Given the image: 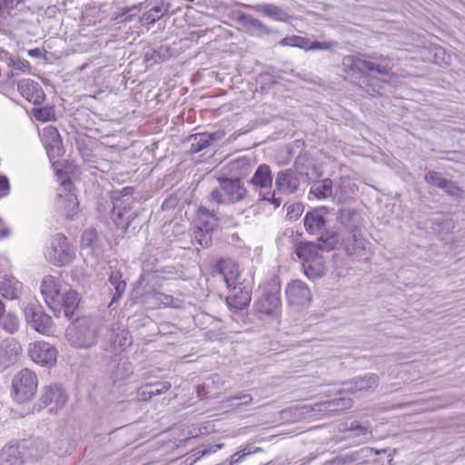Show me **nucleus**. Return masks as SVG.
<instances>
[{"mask_svg":"<svg viewBox=\"0 0 465 465\" xmlns=\"http://www.w3.org/2000/svg\"><path fill=\"white\" fill-rule=\"evenodd\" d=\"M320 175L312 162L306 155L296 158L292 168L280 171L274 182L275 189L263 195V200L280 206L282 203L278 194L291 195L298 192L302 184H307L310 181Z\"/></svg>","mask_w":465,"mask_h":465,"instance_id":"nucleus-1","label":"nucleus"},{"mask_svg":"<svg viewBox=\"0 0 465 465\" xmlns=\"http://www.w3.org/2000/svg\"><path fill=\"white\" fill-rule=\"evenodd\" d=\"M337 234L330 236L322 235L318 239V244L302 242L297 245L296 254L302 260L304 274L311 280H316L325 274V265L322 251H331L338 244Z\"/></svg>","mask_w":465,"mask_h":465,"instance_id":"nucleus-2","label":"nucleus"},{"mask_svg":"<svg viewBox=\"0 0 465 465\" xmlns=\"http://www.w3.org/2000/svg\"><path fill=\"white\" fill-rule=\"evenodd\" d=\"M361 72L368 74L362 80L363 84L371 86L368 90L378 94L381 88L380 82L389 83L393 76L387 65L375 64L371 61L351 55V73H353L351 76L355 77V74Z\"/></svg>","mask_w":465,"mask_h":465,"instance_id":"nucleus-3","label":"nucleus"},{"mask_svg":"<svg viewBox=\"0 0 465 465\" xmlns=\"http://www.w3.org/2000/svg\"><path fill=\"white\" fill-rule=\"evenodd\" d=\"M99 324L92 319H78L66 329L68 342L79 349H88L97 342Z\"/></svg>","mask_w":465,"mask_h":465,"instance_id":"nucleus-4","label":"nucleus"},{"mask_svg":"<svg viewBox=\"0 0 465 465\" xmlns=\"http://www.w3.org/2000/svg\"><path fill=\"white\" fill-rule=\"evenodd\" d=\"M37 387L36 374L27 368L23 369L13 379V399L18 403L31 401L36 393Z\"/></svg>","mask_w":465,"mask_h":465,"instance_id":"nucleus-5","label":"nucleus"},{"mask_svg":"<svg viewBox=\"0 0 465 465\" xmlns=\"http://www.w3.org/2000/svg\"><path fill=\"white\" fill-rule=\"evenodd\" d=\"M248 192L240 179L224 178L219 187L211 193V198L217 203H234L243 201Z\"/></svg>","mask_w":465,"mask_h":465,"instance_id":"nucleus-6","label":"nucleus"},{"mask_svg":"<svg viewBox=\"0 0 465 465\" xmlns=\"http://www.w3.org/2000/svg\"><path fill=\"white\" fill-rule=\"evenodd\" d=\"M45 255L54 265L64 266L74 259L75 250L64 235L57 233L52 237Z\"/></svg>","mask_w":465,"mask_h":465,"instance_id":"nucleus-7","label":"nucleus"},{"mask_svg":"<svg viewBox=\"0 0 465 465\" xmlns=\"http://www.w3.org/2000/svg\"><path fill=\"white\" fill-rule=\"evenodd\" d=\"M133 343V338L128 330L122 328L118 324H114L109 329L105 335V342L104 350L108 352L114 353L117 357L118 352L124 351ZM117 359L114 358V361Z\"/></svg>","mask_w":465,"mask_h":465,"instance_id":"nucleus-8","label":"nucleus"},{"mask_svg":"<svg viewBox=\"0 0 465 465\" xmlns=\"http://www.w3.org/2000/svg\"><path fill=\"white\" fill-rule=\"evenodd\" d=\"M28 355L37 364L46 367H52L56 362L57 350L52 344L37 341L29 343Z\"/></svg>","mask_w":465,"mask_h":465,"instance_id":"nucleus-9","label":"nucleus"},{"mask_svg":"<svg viewBox=\"0 0 465 465\" xmlns=\"http://www.w3.org/2000/svg\"><path fill=\"white\" fill-rule=\"evenodd\" d=\"M254 308L257 312L272 317H278L281 313V299L279 288L274 286L265 290L261 298L255 302Z\"/></svg>","mask_w":465,"mask_h":465,"instance_id":"nucleus-10","label":"nucleus"},{"mask_svg":"<svg viewBox=\"0 0 465 465\" xmlns=\"http://www.w3.org/2000/svg\"><path fill=\"white\" fill-rule=\"evenodd\" d=\"M25 316L28 324L42 334H48L52 325V318L36 303H30L25 309Z\"/></svg>","mask_w":465,"mask_h":465,"instance_id":"nucleus-11","label":"nucleus"},{"mask_svg":"<svg viewBox=\"0 0 465 465\" xmlns=\"http://www.w3.org/2000/svg\"><path fill=\"white\" fill-rule=\"evenodd\" d=\"M288 303L297 309H302L311 303L312 293L309 287L300 280L290 282L285 290Z\"/></svg>","mask_w":465,"mask_h":465,"instance_id":"nucleus-12","label":"nucleus"},{"mask_svg":"<svg viewBox=\"0 0 465 465\" xmlns=\"http://www.w3.org/2000/svg\"><path fill=\"white\" fill-rule=\"evenodd\" d=\"M67 401V395L64 390L56 384L45 386L40 398L43 407H49L50 411L56 412L61 410Z\"/></svg>","mask_w":465,"mask_h":465,"instance_id":"nucleus-13","label":"nucleus"},{"mask_svg":"<svg viewBox=\"0 0 465 465\" xmlns=\"http://www.w3.org/2000/svg\"><path fill=\"white\" fill-rule=\"evenodd\" d=\"M41 292L47 306L54 312L59 311L60 289L59 281L55 277L47 275L44 278L41 284Z\"/></svg>","mask_w":465,"mask_h":465,"instance_id":"nucleus-14","label":"nucleus"},{"mask_svg":"<svg viewBox=\"0 0 465 465\" xmlns=\"http://www.w3.org/2000/svg\"><path fill=\"white\" fill-rule=\"evenodd\" d=\"M230 289H232V293L226 298L229 307L242 310L249 305L252 299V288L249 284L239 282L233 284Z\"/></svg>","mask_w":465,"mask_h":465,"instance_id":"nucleus-15","label":"nucleus"},{"mask_svg":"<svg viewBox=\"0 0 465 465\" xmlns=\"http://www.w3.org/2000/svg\"><path fill=\"white\" fill-rule=\"evenodd\" d=\"M306 231L312 235L321 234L330 236L336 234L335 232H324L326 221L324 218L323 209H315L308 212L303 219Z\"/></svg>","mask_w":465,"mask_h":465,"instance_id":"nucleus-16","label":"nucleus"},{"mask_svg":"<svg viewBox=\"0 0 465 465\" xmlns=\"http://www.w3.org/2000/svg\"><path fill=\"white\" fill-rule=\"evenodd\" d=\"M251 184L260 190V195L272 192V175L270 166L265 163L259 165L251 179Z\"/></svg>","mask_w":465,"mask_h":465,"instance_id":"nucleus-17","label":"nucleus"},{"mask_svg":"<svg viewBox=\"0 0 465 465\" xmlns=\"http://www.w3.org/2000/svg\"><path fill=\"white\" fill-rule=\"evenodd\" d=\"M379 384V377L375 373H366L351 380V393L368 394L373 392Z\"/></svg>","mask_w":465,"mask_h":465,"instance_id":"nucleus-18","label":"nucleus"},{"mask_svg":"<svg viewBox=\"0 0 465 465\" xmlns=\"http://www.w3.org/2000/svg\"><path fill=\"white\" fill-rule=\"evenodd\" d=\"M41 137L49 155L59 156L62 153V142L55 127L50 125L44 128Z\"/></svg>","mask_w":465,"mask_h":465,"instance_id":"nucleus-19","label":"nucleus"},{"mask_svg":"<svg viewBox=\"0 0 465 465\" xmlns=\"http://www.w3.org/2000/svg\"><path fill=\"white\" fill-rule=\"evenodd\" d=\"M124 201L115 200L111 212V217L114 223L121 228L127 229L135 214L131 207L123 206Z\"/></svg>","mask_w":465,"mask_h":465,"instance_id":"nucleus-20","label":"nucleus"},{"mask_svg":"<svg viewBox=\"0 0 465 465\" xmlns=\"http://www.w3.org/2000/svg\"><path fill=\"white\" fill-rule=\"evenodd\" d=\"M372 430L368 421L351 422V445H359L372 439Z\"/></svg>","mask_w":465,"mask_h":465,"instance_id":"nucleus-21","label":"nucleus"},{"mask_svg":"<svg viewBox=\"0 0 465 465\" xmlns=\"http://www.w3.org/2000/svg\"><path fill=\"white\" fill-rule=\"evenodd\" d=\"M62 185L64 190L68 191L64 196L61 193L59 194V202L58 205L63 208L66 213L68 218H73L74 214L77 213L78 202L76 195L74 193H70L71 181L65 180L62 183Z\"/></svg>","mask_w":465,"mask_h":465,"instance_id":"nucleus-22","label":"nucleus"},{"mask_svg":"<svg viewBox=\"0 0 465 465\" xmlns=\"http://www.w3.org/2000/svg\"><path fill=\"white\" fill-rule=\"evenodd\" d=\"M218 269L221 274H223L224 282L228 288H231L233 284L239 283V266L232 260H222L218 263Z\"/></svg>","mask_w":465,"mask_h":465,"instance_id":"nucleus-23","label":"nucleus"},{"mask_svg":"<svg viewBox=\"0 0 465 465\" xmlns=\"http://www.w3.org/2000/svg\"><path fill=\"white\" fill-rule=\"evenodd\" d=\"M223 135L224 134L223 132L195 134L192 135V153H199L200 151L209 147L213 142L222 139Z\"/></svg>","mask_w":465,"mask_h":465,"instance_id":"nucleus-24","label":"nucleus"},{"mask_svg":"<svg viewBox=\"0 0 465 465\" xmlns=\"http://www.w3.org/2000/svg\"><path fill=\"white\" fill-rule=\"evenodd\" d=\"M22 289V284L12 275L4 274L0 278V292L9 300L18 298Z\"/></svg>","mask_w":465,"mask_h":465,"instance_id":"nucleus-25","label":"nucleus"},{"mask_svg":"<svg viewBox=\"0 0 465 465\" xmlns=\"http://www.w3.org/2000/svg\"><path fill=\"white\" fill-rule=\"evenodd\" d=\"M249 9H252L256 12L263 14L265 16H268L276 21H283L286 22L289 20L290 15L288 13L282 8L274 5L272 4H261L256 5H245Z\"/></svg>","mask_w":465,"mask_h":465,"instance_id":"nucleus-26","label":"nucleus"},{"mask_svg":"<svg viewBox=\"0 0 465 465\" xmlns=\"http://www.w3.org/2000/svg\"><path fill=\"white\" fill-rule=\"evenodd\" d=\"M24 463V456L18 446L7 445L0 450V465H23Z\"/></svg>","mask_w":465,"mask_h":465,"instance_id":"nucleus-27","label":"nucleus"},{"mask_svg":"<svg viewBox=\"0 0 465 465\" xmlns=\"http://www.w3.org/2000/svg\"><path fill=\"white\" fill-rule=\"evenodd\" d=\"M79 303V294L74 290H69L62 297L60 296V305L58 309L64 310L66 317H71L74 314V310L77 308Z\"/></svg>","mask_w":465,"mask_h":465,"instance_id":"nucleus-28","label":"nucleus"},{"mask_svg":"<svg viewBox=\"0 0 465 465\" xmlns=\"http://www.w3.org/2000/svg\"><path fill=\"white\" fill-rule=\"evenodd\" d=\"M310 194L316 200H325L332 195V183L330 179L315 182L311 187Z\"/></svg>","mask_w":465,"mask_h":465,"instance_id":"nucleus-29","label":"nucleus"},{"mask_svg":"<svg viewBox=\"0 0 465 465\" xmlns=\"http://www.w3.org/2000/svg\"><path fill=\"white\" fill-rule=\"evenodd\" d=\"M109 282L114 289L111 304L119 300L126 289V282L123 280V275L119 271H113L109 277Z\"/></svg>","mask_w":465,"mask_h":465,"instance_id":"nucleus-30","label":"nucleus"},{"mask_svg":"<svg viewBox=\"0 0 465 465\" xmlns=\"http://www.w3.org/2000/svg\"><path fill=\"white\" fill-rule=\"evenodd\" d=\"M216 225L215 219L210 214V212L206 208H200L199 216L196 221V229L212 232Z\"/></svg>","mask_w":465,"mask_h":465,"instance_id":"nucleus-31","label":"nucleus"},{"mask_svg":"<svg viewBox=\"0 0 465 465\" xmlns=\"http://www.w3.org/2000/svg\"><path fill=\"white\" fill-rule=\"evenodd\" d=\"M368 242L363 238L360 229L351 230V254L361 256L364 254Z\"/></svg>","mask_w":465,"mask_h":465,"instance_id":"nucleus-32","label":"nucleus"},{"mask_svg":"<svg viewBox=\"0 0 465 465\" xmlns=\"http://www.w3.org/2000/svg\"><path fill=\"white\" fill-rule=\"evenodd\" d=\"M378 454L372 448L362 447L358 450L351 452V463L355 462V465H362L367 463L371 459Z\"/></svg>","mask_w":465,"mask_h":465,"instance_id":"nucleus-33","label":"nucleus"},{"mask_svg":"<svg viewBox=\"0 0 465 465\" xmlns=\"http://www.w3.org/2000/svg\"><path fill=\"white\" fill-rule=\"evenodd\" d=\"M242 20L244 21V25L250 30L252 34H256L257 35H269L271 30L259 19L253 18L249 15H243Z\"/></svg>","mask_w":465,"mask_h":465,"instance_id":"nucleus-34","label":"nucleus"},{"mask_svg":"<svg viewBox=\"0 0 465 465\" xmlns=\"http://www.w3.org/2000/svg\"><path fill=\"white\" fill-rule=\"evenodd\" d=\"M133 373V366L127 361H118L116 369L113 371L112 377L115 381H122L128 378Z\"/></svg>","mask_w":465,"mask_h":465,"instance_id":"nucleus-35","label":"nucleus"},{"mask_svg":"<svg viewBox=\"0 0 465 465\" xmlns=\"http://www.w3.org/2000/svg\"><path fill=\"white\" fill-rule=\"evenodd\" d=\"M308 38L300 35H288L279 41L281 46L297 47L306 51Z\"/></svg>","mask_w":465,"mask_h":465,"instance_id":"nucleus-36","label":"nucleus"},{"mask_svg":"<svg viewBox=\"0 0 465 465\" xmlns=\"http://www.w3.org/2000/svg\"><path fill=\"white\" fill-rule=\"evenodd\" d=\"M0 322L3 329L9 333H15L19 328V320L16 315L12 312H5Z\"/></svg>","mask_w":465,"mask_h":465,"instance_id":"nucleus-37","label":"nucleus"},{"mask_svg":"<svg viewBox=\"0 0 465 465\" xmlns=\"http://www.w3.org/2000/svg\"><path fill=\"white\" fill-rule=\"evenodd\" d=\"M440 189L443 190L448 195L455 198H461L464 193V191L458 185L456 182L448 179L444 180Z\"/></svg>","mask_w":465,"mask_h":465,"instance_id":"nucleus-38","label":"nucleus"},{"mask_svg":"<svg viewBox=\"0 0 465 465\" xmlns=\"http://www.w3.org/2000/svg\"><path fill=\"white\" fill-rule=\"evenodd\" d=\"M167 12V9L163 5H156L151 8L148 12L143 15V19L148 24H154L158 20H160L164 14Z\"/></svg>","mask_w":465,"mask_h":465,"instance_id":"nucleus-39","label":"nucleus"},{"mask_svg":"<svg viewBox=\"0 0 465 465\" xmlns=\"http://www.w3.org/2000/svg\"><path fill=\"white\" fill-rule=\"evenodd\" d=\"M306 51H316V50H331L332 48L338 47L339 44L336 41H328V42H319L313 41L311 42L308 38Z\"/></svg>","mask_w":465,"mask_h":465,"instance_id":"nucleus-40","label":"nucleus"},{"mask_svg":"<svg viewBox=\"0 0 465 465\" xmlns=\"http://www.w3.org/2000/svg\"><path fill=\"white\" fill-rule=\"evenodd\" d=\"M23 0H0V19L9 15Z\"/></svg>","mask_w":465,"mask_h":465,"instance_id":"nucleus-41","label":"nucleus"},{"mask_svg":"<svg viewBox=\"0 0 465 465\" xmlns=\"http://www.w3.org/2000/svg\"><path fill=\"white\" fill-rule=\"evenodd\" d=\"M141 4L134 5L129 8H126L122 14L118 15L115 17V20L119 22H130L133 20L134 16H135L141 10Z\"/></svg>","mask_w":465,"mask_h":465,"instance_id":"nucleus-42","label":"nucleus"},{"mask_svg":"<svg viewBox=\"0 0 465 465\" xmlns=\"http://www.w3.org/2000/svg\"><path fill=\"white\" fill-rule=\"evenodd\" d=\"M424 179L429 184L440 188L446 178L438 172L430 171L425 174Z\"/></svg>","mask_w":465,"mask_h":465,"instance_id":"nucleus-43","label":"nucleus"},{"mask_svg":"<svg viewBox=\"0 0 465 465\" xmlns=\"http://www.w3.org/2000/svg\"><path fill=\"white\" fill-rule=\"evenodd\" d=\"M194 238L197 241V242L203 246V247H208L211 244L212 238H211V232H207L201 230H195L194 232Z\"/></svg>","mask_w":465,"mask_h":465,"instance_id":"nucleus-44","label":"nucleus"},{"mask_svg":"<svg viewBox=\"0 0 465 465\" xmlns=\"http://www.w3.org/2000/svg\"><path fill=\"white\" fill-rule=\"evenodd\" d=\"M97 234L94 230L85 231L81 239V244L83 247H90L93 242L96 240Z\"/></svg>","mask_w":465,"mask_h":465,"instance_id":"nucleus-45","label":"nucleus"},{"mask_svg":"<svg viewBox=\"0 0 465 465\" xmlns=\"http://www.w3.org/2000/svg\"><path fill=\"white\" fill-rule=\"evenodd\" d=\"M154 396L152 383H148L138 390V397L141 401H149Z\"/></svg>","mask_w":465,"mask_h":465,"instance_id":"nucleus-46","label":"nucleus"},{"mask_svg":"<svg viewBox=\"0 0 465 465\" xmlns=\"http://www.w3.org/2000/svg\"><path fill=\"white\" fill-rule=\"evenodd\" d=\"M171 387L172 384L169 381L152 383V389L154 396L165 393L171 389Z\"/></svg>","mask_w":465,"mask_h":465,"instance_id":"nucleus-47","label":"nucleus"},{"mask_svg":"<svg viewBox=\"0 0 465 465\" xmlns=\"http://www.w3.org/2000/svg\"><path fill=\"white\" fill-rule=\"evenodd\" d=\"M158 299H160L161 302L165 306H170L173 308H178L180 306V301L174 299L172 296L160 294V297Z\"/></svg>","mask_w":465,"mask_h":465,"instance_id":"nucleus-48","label":"nucleus"},{"mask_svg":"<svg viewBox=\"0 0 465 465\" xmlns=\"http://www.w3.org/2000/svg\"><path fill=\"white\" fill-rule=\"evenodd\" d=\"M11 63H12L13 67L15 70L26 72L30 68L29 62L26 60H24V59L17 58V59L12 60Z\"/></svg>","mask_w":465,"mask_h":465,"instance_id":"nucleus-49","label":"nucleus"},{"mask_svg":"<svg viewBox=\"0 0 465 465\" xmlns=\"http://www.w3.org/2000/svg\"><path fill=\"white\" fill-rule=\"evenodd\" d=\"M301 204L292 205L288 207L287 215L290 219H297L302 213Z\"/></svg>","mask_w":465,"mask_h":465,"instance_id":"nucleus-50","label":"nucleus"},{"mask_svg":"<svg viewBox=\"0 0 465 465\" xmlns=\"http://www.w3.org/2000/svg\"><path fill=\"white\" fill-rule=\"evenodd\" d=\"M9 190L8 179L5 176L0 175V197L7 195Z\"/></svg>","mask_w":465,"mask_h":465,"instance_id":"nucleus-51","label":"nucleus"},{"mask_svg":"<svg viewBox=\"0 0 465 465\" xmlns=\"http://www.w3.org/2000/svg\"><path fill=\"white\" fill-rule=\"evenodd\" d=\"M337 219L340 221L341 224L347 226L349 222V211L346 208H341L337 212Z\"/></svg>","mask_w":465,"mask_h":465,"instance_id":"nucleus-52","label":"nucleus"},{"mask_svg":"<svg viewBox=\"0 0 465 465\" xmlns=\"http://www.w3.org/2000/svg\"><path fill=\"white\" fill-rule=\"evenodd\" d=\"M35 85L37 84L32 80H23L18 83V89L23 92L25 88L34 89Z\"/></svg>","mask_w":465,"mask_h":465,"instance_id":"nucleus-53","label":"nucleus"},{"mask_svg":"<svg viewBox=\"0 0 465 465\" xmlns=\"http://www.w3.org/2000/svg\"><path fill=\"white\" fill-rule=\"evenodd\" d=\"M243 455L241 454L239 451L235 452L234 454H232L230 459H229V462H228V465H234V464H237L239 463L242 459H243Z\"/></svg>","mask_w":465,"mask_h":465,"instance_id":"nucleus-54","label":"nucleus"},{"mask_svg":"<svg viewBox=\"0 0 465 465\" xmlns=\"http://www.w3.org/2000/svg\"><path fill=\"white\" fill-rule=\"evenodd\" d=\"M260 448H256L252 450V447L251 445L245 446L242 450H241L239 452L243 455V457L248 456L252 453H256L257 451H260Z\"/></svg>","mask_w":465,"mask_h":465,"instance_id":"nucleus-55","label":"nucleus"},{"mask_svg":"<svg viewBox=\"0 0 465 465\" xmlns=\"http://www.w3.org/2000/svg\"><path fill=\"white\" fill-rule=\"evenodd\" d=\"M235 400H243L242 404H248L252 401V397L249 394L236 395L233 397Z\"/></svg>","mask_w":465,"mask_h":465,"instance_id":"nucleus-56","label":"nucleus"},{"mask_svg":"<svg viewBox=\"0 0 465 465\" xmlns=\"http://www.w3.org/2000/svg\"><path fill=\"white\" fill-rule=\"evenodd\" d=\"M28 54L32 57H39L42 52L39 48H34L28 51Z\"/></svg>","mask_w":465,"mask_h":465,"instance_id":"nucleus-57","label":"nucleus"},{"mask_svg":"<svg viewBox=\"0 0 465 465\" xmlns=\"http://www.w3.org/2000/svg\"><path fill=\"white\" fill-rule=\"evenodd\" d=\"M292 236H293V231L292 230H286L283 232L282 237L281 238V240L282 241L284 237L292 238Z\"/></svg>","mask_w":465,"mask_h":465,"instance_id":"nucleus-58","label":"nucleus"},{"mask_svg":"<svg viewBox=\"0 0 465 465\" xmlns=\"http://www.w3.org/2000/svg\"><path fill=\"white\" fill-rule=\"evenodd\" d=\"M335 197L338 199V202H339V203H338V204H342V203H341V202H343V201H345V200H346V195L343 197V195L339 196V195L336 193Z\"/></svg>","mask_w":465,"mask_h":465,"instance_id":"nucleus-59","label":"nucleus"},{"mask_svg":"<svg viewBox=\"0 0 465 465\" xmlns=\"http://www.w3.org/2000/svg\"><path fill=\"white\" fill-rule=\"evenodd\" d=\"M9 233H10V232H9L8 230H3V231L1 232V236H2V237H6V236H8V235H9Z\"/></svg>","mask_w":465,"mask_h":465,"instance_id":"nucleus-60","label":"nucleus"},{"mask_svg":"<svg viewBox=\"0 0 465 465\" xmlns=\"http://www.w3.org/2000/svg\"><path fill=\"white\" fill-rule=\"evenodd\" d=\"M450 57L449 55L447 56V58L443 57L442 63L445 64H448L450 63Z\"/></svg>","mask_w":465,"mask_h":465,"instance_id":"nucleus-61","label":"nucleus"},{"mask_svg":"<svg viewBox=\"0 0 465 465\" xmlns=\"http://www.w3.org/2000/svg\"><path fill=\"white\" fill-rule=\"evenodd\" d=\"M440 54H443V55H444V54H444V51H442V50H439V51L435 54V56H436V57H438V56H440Z\"/></svg>","mask_w":465,"mask_h":465,"instance_id":"nucleus-62","label":"nucleus"},{"mask_svg":"<svg viewBox=\"0 0 465 465\" xmlns=\"http://www.w3.org/2000/svg\"><path fill=\"white\" fill-rule=\"evenodd\" d=\"M215 447H216V449H222L223 444H217Z\"/></svg>","mask_w":465,"mask_h":465,"instance_id":"nucleus-63","label":"nucleus"},{"mask_svg":"<svg viewBox=\"0 0 465 465\" xmlns=\"http://www.w3.org/2000/svg\"><path fill=\"white\" fill-rule=\"evenodd\" d=\"M350 215H351V219H352L353 213H352V212H351V213H350Z\"/></svg>","mask_w":465,"mask_h":465,"instance_id":"nucleus-64","label":"nucleus"}]
</instances>
